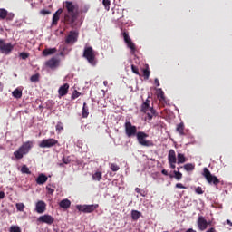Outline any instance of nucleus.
<instances>
[{"label":"nucleus","mask_w":232,"mask_h":232,"mask_svg":"<svg viewBox=\"0 0 232 232\" xmlns=\"http://www.w3.org/2000/svg\"><path fill=\"white\" fill-rule=\"evenodd\" d=\"M63 8L67 11L64 14V22L71 26H74L79 15V5L73 2H63Z\"/></svg>","instance_id":"obj_1"},{"label":"nucleus","mask_w":232,"mask_h":232,"mask_svg":"<svg viewBox=\"0 0 232 232\" xmlns=\"http://www.w3.org/2000/svg\"><path fill=\"white\" fill-rule=\"evenodd\" d=\"M34 147L33 141H25L19 147L17 150L14 152V156L16 160H22L24 155L28 154L31 149Z\"/></svg>","instance_id":"obj_2"},{"label":"nucleus","mask_w":232,"mask_h":232,"mask_svg":"<svg viewBox=\"0 0 232 232\" xmlns=\"http://www.w3.org/2000/svg\"><path fill=\"white\" fill-rule=\"evenodd\" d=\"M140 111L147 114L148 120L151 121L153 116H158L157 111L154 107H150V100L147 99L141 103Z\"/></svg>","instance_id":"obj_3"},{"label":"nucleus","mask_w":232,"mask_h":232,"mask_svg":"<svg viewBox=\"0 0 232 232\" xmlns=\"http://www.w3.org/2000/svg\"><path fill=\"white\" fill-rule=\"evenodd\" d=\"M83 58L87 60V62L91 65H97V58H96V53L92 47H85L83 51Z\"/></svg>","instance_id":"obj_4"},{"label":"nucleus","mask_w":232,"mask_h":232,"mask_svg":"<svg viewBox=\"0 0 232 232\" xmlns=\"http://www.w3.org/2000/svg\"><path fill=\"white\" fill-rule=\"evenodd\" d=\"M136 138H137L138 143H140V145H141L142 147H153L154 145L153 141L147 140V138H149V134H147L146 132H142V131L137 132Z\"/></svg>","instance_id":"obj_5"},{"label":"nucleus","mask_w":232,"mask_h":232,"mask_svg":"<svg viewBox=\"0 0 232 232\" xmlns=\"http://www.w3.org/2000/svg\"><path fill=\"white\" fill-rule=\"evenodd\" d=\"M203 176H204V178H206L208 183H209V184L218 185L220 183V179H218V178H217V176H213V174H211L209 169H208L207 167H205L203 169Z\"/></svg>","instance_id":"obj_6"},{"label":"nucleus","mask_w":232,"mask_h":232,"mask_svg":"<svg viewBox=\"0 0 232 232\" xmlns=\"http://www.w3.org/2000/svg\"><path fill=\"white\" fill-rule=\"evenodd\" d=\"M56 145H60L58 140H55L54 138H49L47 140H42V141L39 143V147L41 149H51L52 147H55Z\"/></svg>","instance_id":"obj_7"},{"label":"nucleus","mask_w":232,"mask_h":232,"mask_svg":"<svg viewBox=\"0 0 232 232\" xmlns=\"http://www.w3.org/2000/svg\"><path fill=\"white\" fill-rule=\"evenodd\" d=\"M14 45L12 44H5V40L0 39V53L1 54L9 55L14 51Z\"/></svg>","instance_id":"obj_8"},{"label":"nucleus","mask_w":232,"mask_h":232,"mask_svg":"<svg viewBox=\"0 0 232 232\" xmlns=\"http://www.w3.org/2000/svg\"><path fill=\"white\" fill-rule=\"evenodd\" d=\"M125 134L128 136V138L137 136L138 129L136 125H132L131 121L125 122Z\"/></svg>","instance_id":"obj_9"},{"label":"nucleus","mask_w":232,"mask_h":232,"mask_svg":"<svg viewBox=\"0 0 232 232\" xmlns=\"http://www.w3.org/2000/svg\"><path fill=\"white\" fill-rule=\"evenodd\" d=\"M122 35H123V40H124V42H125L127 47H128L129 49H130V53H131V54H135V53H136V51H137L136 45H135V44H133V42H132L130 36H129V33L124 32V33L122 34Z\"/></svg>","instance_id":"obj_10"},{"label":"nucleus","mask_w":232,"mask_h":232,"mask_svg":"<svg viewBox=\"0 0 232 232\" xmlns=\"http://www.w3.org/2000/svg\"><path fill=\"white\" fill-rule=\"evenodd\" d=\"M78 38L79 33H77V31H70L68 36L65 39V44H67V45H73L76 44V42H78Z\"/></svg>","instance_id":"obj_11"},{"label":"nucleus","mask_w":232,"mask_h":232,"mask_svg":"<svg viewBox=\"0 0 232 232\" xmlns=\"http://www.w3.org/2000/svg\"><path fill=\"white\" fill-rule=\"evenodd\" d=\"M168 161L170 169H176L177 155L174 149H170L168 154Z\"/></svg>","instance_id":"obj_12"},{"label":"nucleus","mask_w":232,"mask_h":232,"mask_svg":"<svg viewBox=\"0 0 232 232\" xmlns=\"http://www.w3.org/2000/svg\"><path fill=\"white\" fill-rule=\"evenodd\" d=\"M39 223H46L47 225H53L55 221V218L51 216L50 214H44L43 216H39L37 218Z\"/></svg>","instance_id":"obj_13"},{"label":"nucleus","mask_w":232,"mask_h":232,"mask_svg":"<svg viewBox=\"0 0 232 232\" xmlns=\"http://www.w3.org/2000/svg\"><path fill=\"white\" fill-rule=\"evenodd\" d=\"M197 223L199 230H206L211 225V221H208L204 216H198Z\"/></svg>","instance_id":"obj_14"},{"label":"nucleus","mask_w":232,"mask_h":232,"mask_svg":"<svg viewBox=\"0 0 232 232\" xmlns=\"http://www.w3.org/2000/svg\"><path fill=\"white\" fill-rule=\"evenodd\" d=\"M99 205H77L78 210L81 212L91 213L98 208Z\"/></svg>","instance_id":"obj_15"},{"label":"nucleus","mask_w":232,"mask_h":232,"mask_svg":"<svg viewBox=\"0 0 232 232\" xmlns=\"http://www.w3.org/2000/svg\"><path fill=\"white\" fill-rule=\"evenodd\" d=\"M14 17V13H8L6 9H0V19H6V21H13Z\"/></svg>","instance_id":"obj_16"},{"label":"nucleus","mask_w":232,"mask_h":232,"mask_svg":"<svg viewBox=\"0 0 232 232\" xmlns=\"http://www.w3.org/2000/svg\"><path fill=\"white\" fill-rule=\"evenodd\" d=\"M60 60H57V58H51V60H48L45 62V66L49 67V69H56L59 67Z\"/></svg>","instance_id":"obj_17"},{"label":"nucleus","mask_w":232,"mask_h":232,"mask_svg":"<svg viewBox=\"0 0 232 232\" xmlns=\"http://www.w3.org/2000/svg\"><path fill=\"white\" fill-rule=\"evenodd\" d=\"M35 209L38 214H43L46 210V203L44 201H37Z\"/></svg>","instance_id":"obj_18"},{"label":"nucleus","mask_w":232,"mask_h":232,"mask_svg":"<svg viewBox=\"0 0 232 232\" xmlns=\"http://www.w3.org/2000/svg\"><path fill=\"white\" fill-rule=\"evenodd\" d=\"M70 89L69 83H64L62 85L58 91L59 96H66L68 94V90Z\"/></svg>","instance_id":"obj_19"},{"label":"nucleus","mask_w":232,"mask_h":232,"mask_svg":"<svg viewBox=\"0 0 232 232\" xmlns=\"http://www.w3.org/2000/svg\"><path fill=\"white\" fill-rule=\"evenodd\" d=\"M48 181V176L46 174H39L38 178H36V183L38 185H44Z\"/></svg>","instance_id":"obj_20"},{"label":"nucleus","mask_w":232,"mask_h":232,"mask_svg":"<svg viewBox=\"0 0 232 232\" xmlns=\"http://www.w3.org/2000/svg\"><path fill=\"white\" fill-rule=\"evenodd\" d=\"M63 9H58V11H56V13H54V14L53 15V21H52V24H57L59 19H60V15L61 14H63Z\"/></svg>","instance_id":"obj_21"},{"label":"nucleus","mask_w":232,"mask_h":232,"mask_svg":"<svg viewBox=\"0 0 232 232\" xmlns=\"http://www.w3.org/2000/svg\"><path fill=\"white\" fill-rule=\"evenodd\" d=\"M176 130H177V132H179V134L180 136H185L186 132H185V125H184V123H179L177 125Z\"/></svg>","instance_id":"obj_22"},{"label":"nucleus","mask_w":232,"mask_h":232,"mask_svg":"<svg viewBox=\"0 0 232 232\" xmlns=\"http://www.w3.org/2000/svg\"><path fill=\"white\" fill-rule=\"evenodd\" d=\"M60 207L62 208H69L72 205L70 199H62V201H60L59 203Z\"/></svg>","instance_id":"obj_23"},{"label":"nucleus","mask_w":232,"mask_h":232,"mask_svg":"<svg viewBox=\"0 0 232 232\" xmlns=\"http://www.w3.org/2000/svg\"><path fill=\"white\" fill-rule=\"evenodd\" d=\"M55 53H57V49L56 48H53V49H44L43 51L44 56H50L52 54H55Z\"/></svg>","instance_id":"obj_24"},{"label":"nucleus","mask_w":232,"mask_h":232,"mask_svg":"<svg viewBox=\"0 0 232 232\" xmlns=\"http://www.w3.org/2000/svg\"><path fill=\"white\" fill-rule=\"evenodd\" d=\"M12 94L14 98L20 99L23 96V91L22 89L17 88V89H14V91H13Z\"/></svg>","instance_id":"obj_25"},{"label":"nucleus","mask_w":232,"mask_h":232,"mask_svg":"<svg viewBox=\"0 0 232 232\" xmlns=\"http://www.w3.org/2000/svg\"><path fill=\"white\" fill-rule=\"evenodd\" d=\"M92 179L94 181H101V179H102V172L99 170L97 172H94V174H92Z\"/></svg>","instance_id":"obj_26"},{"label":"nucleus","mask_w":232,"mask_h":232,"mask_svg":"<svg viewBox=\"0 0 232 232\" xmlns=\"http://www.w3.org/2000/svg\"><path fill=\"white\" fill-rule=\"evenodd\" d=\"M177 158H178V164L186 163L187 161V158L185 154L178 153Z\"/></svg>","instance_id":"obj_27"},{"label":"nucleus","mask_w":232,"mask_h":232,"mask_svg":"<svg viewBox=\"0 0 232 232\" xmlns=\"http://www.w3.org/2000/svg\"><path fill=\"white\" fill-rule=\"evenodd\" d=\"M88 116H89V109L87 107V103L84 102L82 107V118H88Z\"/></svg>","instance_id":"obj_28"},{"label":"nucleus","mask_w":232,"mask_h":232,"mask_svg":"<svg viewBox=\"0 0 232 232\" xmlns=\"http://www.w3.org/2000/svg\"><path fill=\"white\" fill-rule=\"evenodd\" d=\"M9 232H22V228L19 225H11Z\"/></svg>","instance_id":"obj_29"},{"label":"nucleus","mask_w":232,"mask_h":232,"mask_svg":"<svg viewBox=\"0 0 232 232\" xmlns=\"http://www.w3.org/2000/svg\"><path fill=\"white\" fill-rule=\"evenodd\" d=\"M140 216H141V212H140L139 210H132L131 212L132 219L136 221L139 219V218H140Z\"/></svg>","instance_id":"obj_30"},{"label":"nucleus","mask_w":232,"mask_h":232,"mask_svg":"<svg viewBox=\"0 0 232 232\" xmlns=\"http://www.w3.org/2000/svg\"><path fill=\"white\" fill-rule=\"evenodd\" d=\"M184 169L187 170L188 172L194 170L195 165L193 163H186V165H184Z\"/></svg>","instance_id":"obj_31"},{"label":"nucleus","mask_w":232,"mask_h":232,"mask_svg":"<svg viewBox=\"0 0 232 232\" xmlns=\"http://www.w3.org/2000/svg\"><path fill=\"white\" fill-rule=\"evenodd\" d=\"M21 172L23 174H32L30 169L27 167V165H23L21 168Z\"/></svg>","instance_id":"obj_32"},{"label":"nucleus","mask_w":232,"mask_h":232,"mask_svg":"<svg viewBox=\"0 0 232 232\" xmlns=\"http://www.w3.org/2000/svg\"><path fill=\"white\" fill-rule=\"evenodd\" d=\"M150 76V71L149 67H147L146 69H143V77L145 78V80H149Z\"/></svg>","instance_id":"obj_33"},{"label":"nucleus","mask_w":232,"mask_h":232,"mask_svg":"<svg viewBox=\"0 0 232 232\" xmlns=\"http://www.w3.org/2000/svg\"><path fill=\"white\" fill-rule=\"evenodd\" d=\"M56 130H57L58 134H60L62 132V130H63V123H62V121H58V123L56 125Z\"/></svg>","instance_id":"obj_34"},{"label":"nucleus","mask_w":232,"mask_h":232,"mask_svg":"<svg viewBox=\"0 0 232 232\" xmlns=\"http://www.w3.org/2000/svg\"><path fill=\"white\" fill-rule=\"evenodd\" d=\"M110 166L112 172H117L118 170H120V167L119 165H117V163H111Z\"/></svg>","instance_id":"obj_35"},{"label":"nucleus","mask_w":232,"mask_h":232,"mask_svg":"<svg viewBox=\"0 0 232 232\" xmlns=\"http://www.w3.org/2000/svg\"><path fill=\"white\" fill-rule=\"evenodd\" d=\"M174 175L176 179L180 180L183 178L182 172H179V170H174Z\"/></svg>","instance_id":"obj_36"},{"label":"nucleus","mask_w":232,"mask_h":232,"mask_svg":"<svg viewBox=\"0 0 232 232\" xmlns=\"http://www.w3.org/2000/svg\"><path fill=\"white\" fill-rule=\"evenodd\" d=\"M136 192H138V194H140V196H146L147 192L146 190L140 188L139 187H136L135 188Z\"/></svg>","instance_id":"obj_37"},{"label":"nucleus","mask_w":232,"mask_h":232,"mask_svg":"<svg viewBox=\"0 0 232 232\" xmlns=\"http://www.w3.org/2000/svg\"><path fill=\"white\" fill-rule=\"evenodd\" d=\"M102 4L104 5V7L106 10H110L111 8V0H103Z\"/></svg>","instance_id":"obj_38"},{"label":"nucleus","mask_w":232,"mask_h":232,"mask_svg":"<svg viewBox=\"0 0 232 232\" xmlns=\"http://www.w3.org/2000/svg\"><path fill=\"white\" fill-rule=\"evenodd\" d=\"M19 56H20V58H22V60H27V58H29L30 54H29V53H20Z\"/></svg>","instance_id":"obj_39"},{"label":"nucleus","mask_w":232,"mask_h":232,"mask_svg":"<svg viewBox=\"0 0 232 232\" xmlns=\"http://www.w3.org/2000/svg\"><path fill=\"white\" fill-rule=\"evenodd\" d=\"M131 70H132V72H134V74L140 75L139 68L136 65H131Z\"/></svg>","instance_id":"obj_40"},{"label":"nucleus","mask_w":232,"mask_h":232,"mask_svg":"<svg viewBox=\"0 0 232 232\" xmlns=\"http://www.w3.org/2000/svg\"><path fill=\"white\" fill-rule=\"evenodd\" d=\"M16 208L20 211L24 210V203H16Z\"/></svg>","instance_id":"obj_41"},{"label":"nucleus","mask_w":232,"mask_h":232,"mask_svg":"<svg viewBox=\"0 0 232 232\" xmlns=\"http://www.w3.org/2000/svg\"><path fill=\"white\" fill-rule=\"evenodd\" d=\"M31 82H39V74H33L30 78Z\"/></svg>","instance_id":"obj_42"},{"label":"nucleus","mask_w":232,"mask_h":232,"mask_svg":"<svg viewBox=\"0 0 232 232\" xmlns=\"http://www.w3.org/2000/svg\"><path fill=\"white\" fill-rule=\"evenodd\" d=\"M159 96L160 97L161 100H165V92L162 91V89H159Z\"/></svg>","instance_id":"obj_43"},{"label":"nucleus","mask_w":232,"mask_h":232,"mask_svg":"<svg viewBox=\"0 0 232 232\" xmlns=\"http://www.w3.org/2000/svg\"><path fill=\"white\" fill-rule=\"evenodd\" d=\"M46 189L48 191V194H53V192H55V189L52 188L50 185H47Z\"/></svg>","instance_id":"obj_44"},{"label":"nucleus","mask_w":232,"mask_h":232,"mask_svg":"<svg viewBox=\"0 0 232 232\" xmlns=\"http://www.w3.org/2000/svg\"><path fill=\"white\" fill-rule=\"evenodd\" d=\"M195 192L197 194H204V190H203L202 187H197V188L195 189Z\"/></svg>","instance_id":"obj_45"},{"label":"nucleus","mask_w":232,"mask_h":232,"mask_svg":"<svg viewBox=\"0 0 232 232\" xmlns=\"http://www.w3.org/2000/svg\"><path fill=\"white\" fill-rule=\"evenodd\" d=\"M81 96V92H78V91H74L72 94V100H76V98H79Z\"/></svg>","instance_id":"obj_46"},{"label":"nucleus","mask_w":232,"mask_h":232,"mask_svg":"<svg viewBox=\"0 0 232 232\" xmlns=\"http://www.w3.org/2000/svg\"><path fill=\"white\" fill-rule=\"evenodd\" d=\"M176 188H187L183 183H176Z\"/></svg>","instance_id":"obj_47"},{"label":"nucleus","mask_w":232,"mask_h":232,"mask_svg":"<svg viewBox=\"0 0 232 232\" xmlns=\"http://www.w3.org/2000/svg\"><path fill=\"white\" fill-rule=\"evenodd\" d=\"M41 14H43V15H48V14H51V11H46V9H42Z\"/></svg>","instance_id":"obj_48"},{"label":"nucleus","mask_w":232,"mask_h":232,"mask_svg":"<svg viewBox=\"0 0 232 232\" xmlns=\"http://www.w3.org/2000/svg\"><path fill=\"white\" fill-rule=\"evenodd\" d=\"M154 83L157 87H160V80H158V78H155L154 80Z\"/></svg>","instance_id":"obj_49"},{"label":"nucleus","mask_w":232,"mask_h":232,"mask_svg":"<svg viewBox=\"0 0 232 232\" xmlns=\"http://www.w3.org/2000/svg\"><path fill=\"white\" fill-rule=\"evenodd\" d=\"M63 163L68 165V163H70V160L68 158H63Z\"/></svg>","instance_id":"obj_50"},{"label":"nucleus","mask_w":232,"mask_h":232,"mask_svg":"<svg viewBox=\"0 0 232 232\" xmlns=\"http://www.w3.org/2000/svg\"><path fill=\"white\" fill-rule=\"evenodd\" d=\"M206 232H217V229L214 227H211L208 230H206Z\"/></svg>","instance_id":"obj_51"},{"label":"nucleus","mask_w":232,"mask_h":232,"mask_svg":"<svg viewBox=\"0 0 232 232\" xmlns=\"http://www.w3.org/2000/svg\"><path fill=\"white\" fill-rule=\"evenodd\" d=\"M161 173L164 174V176H169V172H168V170H166V169H163L161 170Z\"/></svg>","instance_id":"obj_52"},{"label":"nucleus","mask_w":232,"mask_h":232,"mask_svg":"<svg viewBox=\"0 0 232 232\" xmlns=\"http://www.w3.org/2000/svg\"><path fill=\"white\" fill-rule=\"evenodd\" d=\"M5 197V193L4 191H0V199H4Z\"/></svg>","instance_id":"obj_53"},{"label":"nucleus","mask_w":232,"mask_h":232,"mask_svg":"<svg viewBox=\"0 0 232 232\" xmlns=\"http://www.w3.org/2000/svg\"><path fill=\"white\" fill-rule=\"evenodd\" d=\"M88 10H89V7H83L82 9V14H86V12H88Z\"/></svg>","instance_id":"obj_54"},{"label":"nucleus","mask_w":232,"mask_h":232,"mask_svg":"<svg viewBox=\"0 0 232 232\" xmlns=\"http://www.w3.org/2000/svg\"><path fill=\"white\" fill-rule=\"evenodd\" d=\"M185 232H198V230H195L194 228H188Z\"/></svg>","instance_id":"obj_55"},{"label":"nucleus","mask_w":232,"mask_h":232,"mask_svg":"<svg viewBox=\"0 0 232 232\" xmlns=\"http://www.w3.org/2000/svg\"><path fill=\"white\" fill-rule=\"evenodd\" d=\"M226 223L230 227H232V221H230V219H227Z\"/></svg>","instance_id":"obj_56"},{"label":"nucleus","mask_w":232,"mask_h":232,"mask_svg":"<svg viewBox=\"0 0 232 232\" xmlns=\"http://www.w3.org/2000/svg\"><path fill=\"white\" fill-rule=\"evenodd\" d=\"M60 56H64V53H60Z\"/></svg>","instance_id":"obj_57"},{"label":"nucleus","mask_w":232,"mask_h":232,"mask_svg":"<svg viewBox=\"0 0 232 232\" xmlns=\"http://www.w3.org/2000/svg\"><path fill=\"white\" fill-rule=\"evenodd\" d=\"M108 82H104V85H107Z\"/></svg>","instance_id":"obj_58"},{"label":"nucleus","mask_w":232,"mask_h":232,"mask_svg":"<svg viewBox=\"0 0 232 232\" xmlns=\"http://www.w3.org/2000/svg\"><path fill=\"white\" fill-rule=\"evenodd\" d=\"M180 170V169H179V167H178V171H179Z\"/></svg>","instance_id":"obj_59"},{"label":"nucleus","mask_w":232,"mask_h":232,"mask_svg":"<svg viewBox=\"0 0 232 232\" xmlns=\"http://www.w3.org/2000/svg\"><path fill=\"white\" fill-rule=\"evenodd\" d=\"M163 232H169V230H164Z\"/></svg>","instance_id":"obj_60"},{"label":"nucleus","mask_w":232,"mask_h":232,"mask_svg":"<svg viewBox=\"0 0 232 232\" xmlns=\"http://www.w3.org/2000/svg\"><path fill=\"white\" fill-rule=\"evenodd\" d=\"M176 232H180L179 230H176Z\"/></svg>","instance_id":"obj_61"},{"label":"nucleus","mask_w":232,"mask_h":232,"mask_svg":"<svg viewBox=\"0 0 232 232\" xmlns=\"http://www.w3.org/2000/svg\"><path fill=\"white\" fill-rule=\"evenodd\" d=\"M60 165L62 166V165H63V163H61Z\"/></svg>","instance_id":"obj_62"},{"label":"nucleus","mask_w":232,"mask_h":232,"mask_svg":"<svg viewBox=\"0 0 232 232\" xmlns=\"http://www.w3.org/2000/svg\"><path fill=\"white\" fill-rule=\"evenodd\" d=\"M170 178H173V176H172V175H170Z\"/></svg>","instance_id":"obj_63"},{"label":"nucleus","mask_w":232,"mask_h":232,"mask_svg":"<svg viewBox=\"0 0 232 232\" xmlns=\"http://www.w3.org/2000/svg\"><path fill=\"white\" fill-rule=\"evenodd\" d=\"M95 232H97V231H95Z\"/></svg>","instance_id":"obj_64"}]
</instances>
